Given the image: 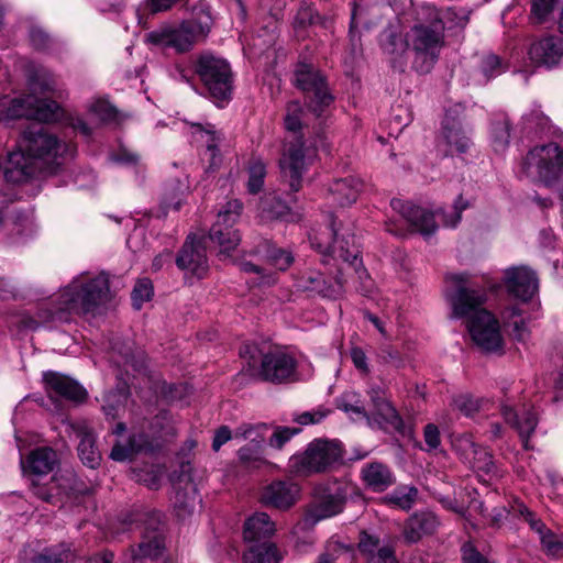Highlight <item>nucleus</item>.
<instances>
[{
  "label": "nucleus",
  "mask_w": 563,
  "mask_h": 563,
  "mask_svg": "<svg viewBox=\"0 0 563 563\" xmlns=\"http://www.w3.org/2000/svg\"><path fill=\"white\" fill-rule=\"evenodd\" d=\"M154 289L148 278L139 279L132 291V302L135 309H141L144 302L150 301L153 297Z\"/></svg>",
  "instance_id": "nucleus-51"
},
{
  "label": "nucleus",
  "mask_w": 563,
  "mask_h": 563,
  "mask_svg": "<svg viewBox=\"0 0 563 563\" xmlns=\"http://www.w3.org/2000/svg\"><path fill=\"white\" fill-rule=\"evenodd\" d=\"M244 353L250 354V366L254 367L260 363L258 375L264 380L282 383L295 374L297 362L286 350L271 349L262 354L255 346H246Z\"/></svg>",
  "instance_id": "nucleus-10"
},
{
  "label": "nucleus",
  "mask_w": 563,
  "mask_h": 563,
  "mask_svg": "<svg viewBox=\"0 0 563 563\" xmlns=\"http://www.w3.org/2000/svg\"><path fill=\"white\" fill-rule=\"evenodd\" d=\"M410 45L407 40L404 41L398 35H390L388 41L384 44V52L388 54L394 64L398 63L399 66L404 65L402 57Z\"/></svg>",
  "instance_id": "nucleus-50"
},
{
  "label": "nucleus",
  "mask_w": 563,
  "mask_h": 563,
  "mask_svg": "<svg viewBox=\"0 0 563 563\" xmlns=\"http://www.w3.org/2000/svg\"><path fill=\"white\" fill-rule=\"evenodd\" d=\"M354 486L350 483H336L311 506L309 517L314 521H319L338 515L342 511L347 496L354 493Z\"/></svg>",
  "instance_id": "nucleus-17"
},
{
  "label": "nucleus",
  "mask_w": 563,
  "mask_h": 563,
  "mask_svg": "<svg viewBox=\"0 0 563 563\" xmlns=\"http://www.w3.org/2000/svg\"><path fill=\"white\" fill-rule=\"evenodd\" d=\"M474 471L485 475L494 474L496 471L493 455L484 448H479L476 453L471 456V461H466Z\"/></svg>",
  "instance_id": "nucleus-48"
},
{
  "label": "nucleus",
  "mask_w": 563,
  "mask_h": 563,
  "mask_svg": "<svg viewBox=\"0 0 563 563\" xmlns=\"http://www.w3.org/2000/svg\"><path fill=\"white\" fill-rule=\"evenodd\" d=\"M176 263L180 269L187 271L198 278H202L207 274L209 265L206 255V246L201 239L188 236L176 258Z\"/></svg>",
  "instance_id": "nucleus-18"
},
{
  "label": "nucleus",
  "mask_w": 563,
  "mask_h": 563,
  "mask_svg": "<svg viewBox=\"0 0 563 563\" xmlns=\"http://www.w3.org/2000/svg\"><path fill=\"white\" fill-rule=\"evenodd\" d=\"M361 474L365 484L374 492H384L395 482L390 470L378 462L364 465Z\"/></svg>",
  "instance_id": "nucleus-31"
},
{
  "label": "nucleus",
  "mask_w": 563,
  "mask_h": 563,
  "mask_svg": "<svg viewBox=\"0 0 563 563\" xmlns=\"http://www.w3.org/2000/svg\"><path fill=\"white\" fill-rule=\"evenodd\" d=\"M71 429L77 439H79L78 454L84 464L95 468L100 463V453L95 446V437L86 423L71 424Z\"/></svg>",
  "instance_id": "nucleus-29"
},
{
  "label": "nucleus",
  "mask_w": 563,
  "mask_h": 563,
  "mask_svg": "<svg viewBox=\"0 0 563 563\" xmlns=\"http://www.w3.org/2000/svg\"><path fill=\"white\" fill-rule=\"evenodd\" d=\"M276 530L275 523L265 512H255L244 523V539L249 542L269 538Z\"/></svg>",
  "instance_id": "nucleus-33"
},
{
  "label": "nucleus",
  "mask_w": 563,
  "mask_h": 563,
  "mask_svg": "<svg viewBox=\"0 0 563 563\" xmlns=\"http://www.w3.org/2000/svg\"><path fill=\"white\" fill-rule=\"evenodd\" d=\"M459 109L449 110L443 121L442 135L450 152L464 153L471 145L468 131L463 126L457 118Z\"/></svg>",
  "instance_id": "nucleus-24"
},
{
  "label": "nucleus",
  "mask_w": 563,
  "mask_h": 563,
  "mask_svg": "<svg viewBox=\"0 0 563 563\" xmlns=\"http://www.w3.org/2000/svg\"><path fill=\"white\" fill-rule=\"evenodd\" d=\"M417 489L412 486H401L395 489L391 494L388 495L387 500L401 508V509H409L411 508L416 497H417Z\"/></svg>",
  "instance_id": "nucleus-49"
},
{
  "label": "nucleus",
  "mask_w": 563,
  "mask_h": 563,
  "mask_svg": "<svg viewBox=\"0 0 563 563\" xmlns=\"http://www.w3.org/2000/svg\"><path fill=\"white\" fill-rule=\"evenodd\" d=\"M456 18L452 9H438L430 3L416 9V23L407 33V42L415 53L413 66L418 71L431 70L444 47V31Z\"/></svg>",
  "instance_id": "nucleus-3"
},
{
  "label": "nucleus",
  "mask_w": 563,
  "mask_h": 563,
  "mask_svg": "<svg viewBox=\"0 0 563 563\" xmlns=\"http://www.w3.org/2000/svg\"><path fill=\"white\" fill-rule=\"evenodd\" d=\"M316 157L313 148L305 146L300 137L290 141L283 154L279 166L284 178L288 179L289 186L294 191L301 188L302 174Z\"/></svg>",
  "instance_id": "nucleus-12"
},
{
  "label": "nucleus",
  "mask_w": 563,
  "mask_h": 563,
  "mask_svg": "<svg viewBox=\"0 0 563 563\" xmlns=\"http://www.w3.org/2000/svg\"><path fill=\"white\" fill-rule=\"evenodd\" d=\"M453 448L466 462L471 461V456L476 453L481 446L475 444L471 434H462L453 440Z\"/></svg>",
  "instance_id": "nucleus-56"
},
{
  "label": "nucleus",
  "mask_w": 563,
  "mask_h": 563,
  "mask_svg": "<svg viewBox=\"0 0 563 563\" xmlns=\"http://www.w3.org/2000/svg\"><path fill=\"white\" fill-rule=\"evenodd\" d=\"M247 191L250 194H257L261 191L264 185V179L266 176V165L258 158H253L250 162L247 168Z\"/></svg>",
  "instance_id": "nucleus-43"
},
{
  "label": "nucleus",
  "mask_w": 563,
  "mask_h": 563,
  "mask_svg": "<svg viewBox=\"0 0 563 563\" xmlns=\"http://www.w3.org/2000/svg\"><path fill=\"white\" fill-rule=\"evenodd\" d=\"M363 189V183L352 176L334 180L329 189V197L341 207L354 203Z\"/></svg>",
  "instance_id": "nucleus-27"
},
{
  "label": "nucleus",
  "mask_w": 563,
  "mask_h": 563,
  "mask_svg": "<svg viewBox=\"0 0 563 563\" xmlns=\"http://www.w3.org/2000/svg\"><path fill=\"white\" fill-rule=\"evenodd\" d=\"M493 140H494V146L496 151L504 150L510 137L509 133V123L508 120L503 117L499 119L496 123H494L492 129Z\"/></svg>",
  "instance_id": "nucleus-55"
},
{
  "label": "nucleus",
  "mask_w": 563,
  "mask_h": 563,
  "mask_svg": "<svg viewBox=\"0 0 563 563\" xmlns=\"http://www.w3.org/2000/svg\"><path fill=\"white\" fill-rule=\"evenodd\" d=\"M46 389L67 400L81 402L87 397L86 389L70 377L57 372H47L43 375Z\"/></svg>",
  "instance_id": "nucleus-23"
},
{
  "label": "nucleus",
  "mask_w": 563,
  "mask_h": 563,
  "mask_svg": "<svg viewBox=\"0 0 563 563\" xmlns=\"http://www.w3.org/2000/svg\"><path fill=\"white\" fill-rule=\"evenodd\" d=\"M302 109L297 101H291L287 106V113L285 117V126L288 131L296 132L300 129V114Z\"/></svg>",
  "instance_id": "nucleus-63"
},
{
  "label": "nucleus",
  "mask_w": 563,
  "mask_h": 563,
  "mask_svg": "<svg viewBox=\"0 0 563 563\" xmlns=\"http://www.w3.org/2000/svg\"><path fill=\"white\" fill-rule=\"evenodd\" d=\"M500 413L505 422L516 430L523 448L529 450V438L533 434L539 422L534 407L526 404L518 406L507 400L500 406Z\"/></svg>",
  "instance_id": "nucleus-15"
},
{
  "label": "nucleus",
  "mask_w": 563,
  "mask_h": 563,
  "mask_svg": "<svg viewBox=\"0 0 563 563\" xmlns=\"http://www.w3.org/2000/svg\"><path fill=\"white\" fill-rule=\"evenodd\" d=\"M529 58L536 66L551 68L563 58V42L560 37L548 35L534 41L529 48Z\"/></svg>",
  "instance_id": "nucleus-22"
},
{
  "label": "nucleus",
  "mask_w": 563,
  "mask_h": 563,
  "mask_svg": "<svg viewBox=\"0 0 563 563\" xmlns=\"http://www.w3.org/2000/svg\"><path fill=\"white\" fill-rule=\"evenodd\" d=\"M129 390L125 385L119 386L115 391L103 396L102 410L107 417L117 418L128 401Z\"/></svg>",
  "instance_id": "nucleus-39"
},
{
  "label": "nucleus",
  "mask_w": 563,
  "mask_h": 563,
  "mask_svg": "<svg viewBox=\"0 0 563 563\" xmlns=\"http://www.w3.org/2000/svg\"><path fill=\"white\" fill-rule=\"evenodd\" d=\"M195 70L214 101H223L230 97L232 76L225 59L203 53L197 57Z\"/></svg>",
  "instance_id": "nucleus-8"
},
{
  "label": "nucleus",
  "mask_w": 563,
  "mask_h": 563,
  "mask_svg": "<svg viewBox=\"0 0 563 563\" xmlns=\"http://www.w3.org/2000/svg\"><path fill=\"white\" fill-rule=\"evenodd\" d=\"M527 176L550 185L563 176V147L556 142L534 146L526 156Z\"/></svg>",
  "instance_id": "nucleus-7"
},
{
  "label": "nucleus",
  "mask_w": 563,
  "mask_h": 563,
  "mask_svg": "<svg viewBox=\"0 0 563 563\" xmlns=\"http://www.w3.org/2000/svg\"><path fill=\"white\" fill-rule=\"evenodd\" d=\"M336 404L338 408L347 413L351 419L355 421L366 420L371 423L368 412L362 405L361 396L353 390L345 391L336 399Z\"/></svg>",
  "instance_id": "nucleus-36"
},
{
  "label": "nucleus",
  "mask_w": 563,
  "mask_h": 563,
  "mask_svg": "<svg viewBox=\"0 0 563 563\" xmlns=\"http://www.w3.org/2000/svg\"><path fill=\"white\" fill-rule=\"evenodd\" d=\"M151 443L143 433H133L128 439H119L110 453V457L117 462L132 460L136 454L151 450Z\"/></svg>",
  "instance_id": "nucleus-26"
},
{
  "label": "nucleus",
  "mask_w": 563,
  "mask_h": 563,
  "mask_svg": "<svg viewBox=\"0 0 563 563\" xmlns=\"http://www.w3.org/2000/svg\"><path fill=\"white\" fill-rule=\"evenodd\" d=\"M505 70V67L500 58L496 55H486L482 59V71L487 79L500 75Z\"/></svg>",
  "instance_id": "nucleus-60"
},
{
  "label": "nucleus",
  "mask_w": 563,
  "mask_h": 563,
  "mask_svg": "<svg viewBox=\"0 0 563 563\" xmlns=\"http://www.w3.org/2000/svg\"><path fill=\"white\" fill-rule=\"evenodd\" d=\"M268 427L265 423H244L235 429L234 440L249 441L247 444H256L263 449Z\"/></svg>",
  "instance_id": "nucleus-38"
},
{
  "label": "nucleus",
  "mask_w": 563,
  "mask_h": 563,
  "mask_svg": "<svg viewBox=\"0 0 563 563\" xmlns=\"http://www.w3.org/2000/svg\"><path fill=\"white\" fill-rule=\"evenodd\" d=\"M439 526L437 516L432 512H421L412 516L406 523L404 536L409 542H417L422 536L432 533Z\"/></svg>",
  "instance_id": "nucleus-32"
},
{
  "label": "nucleus",
  "mask_w": 563,
  "mask_h": 563,
  "mask_svg": "<svg viewBox=\"0 0 563 563\" xmlns=\"http://www.w3.org/2000/svg\"><path fill=\"white\" fill-rule=\"evenodd\" d=\"M299 432V428L277 427L269 439V445L275 449H282L286 442Z\"/></svg>",
  "instance_id": "nucleus-59"
},
{
  "label": "nucleus",
  "mask_w": 563,
  "mask_h": 563,
  "mask_svg": "<svg viewBox=\"0 0 563 563\" xmlns=\"http://www.w3.org/2000/svg\"><path fill=\"white\" fill-rule=\"evenodd\" d=\"M504 283L508 292L522 303L532 299L539 288L536 273L527 266H516L506 269Z\"/></svg>",
  "instance_id": "nucleus-16"
},
{
  "label": "nucleus",
  "mask_w": 563,
  "mask_h": 563,
  "mask_svg": "<svg viewBox=\"0 0 563 563\" xmlns=\"http://www.w3.org/2000/svg\"><path fill=\"white\" fill-rule=\"evenodd\" d=\"M238 455L241 464L246 468H260L266 463L263 457V449L256 444H245L239 450Z\"/></svg>",
  "instance_id": "nucleus-47"
},
{
  "label": "nucleus",
  "mask_w": 563,
  "mask_h": 563,
  "mask_svg": "<svg viewBox=\"0 0 563 563\" xmlns=\"http://www.w3.org/2000/svg\"><path fill=\"white\" fill-rule=\"evenodd\" d=\"M133 478L144 484L151 489H157L164 475V468L158 465H152L146 468L133 470Z\"/></svg>",
  "instance_id": "nucleus-46"
},
{
  "label": "nucleus",
  "mask_w": 563,
  "mask_h": 563,
  "mask_svg": "<svg viewBox=\"0 0 563 563\" xmlns=\"http://www.w3.org/2000/svg\"><path fill=\"white\" fill-rule=\"evenodd\" d=\"M324 18L319 15L311 3L302 1L296 15V23L299 25L323 23Z\"/></svg>",
  "instance_id": "nucleus-57"
},
{
  "label": "nucleus",
  "mask_w": 563,
  "mask_h": 563,
  "mask_svg": "<svg viewBox=\"0 0 563 563\" xmlns=\"http://www.w3.org/2000/svg\"><path fill=\"white\" fill-rule=\"evenodd\" d=\"M191 140L199 146H205L203 158L209 162V169H216L221 164L219 146L223 142V135L210 123L190 125Z\"/></svg>",
  "instance_id": "nucleus-21"
},
{
  "label": "nucleus",
  "mask_w": 563,
  "mask_h": 563,
  "mask_svg": "<svg viewBox=\"0 0 563 563\" xmlns=\"http://www.w3.org/2000/svg\"><path fill=\"white\" fill-rule=\"evenodd\" d=\"M449 279L456 290L450 296L454 317L466 318L467 329L474 343L484 352L496 353L503 350V336L498 320L485 308L486 297L483 292L465 287L466 274H452Z\"/></svg>",
  "instance_id": "nucleus-2"
},
{
  "label": "nucleus",
  "mask_w": 563,
  "mask_h": 563,
  "mask_svg": "<svg viewBox=\"0 0 563 563\" xmlns=\"http://www.w3.org/2000/svg\"><path fill=\"white\" fill-rule=\"evenodd\" d=\"M508 512L528 523L530 529L539 537L548 529L543 521L519 499L509 503Z\"/></svg>",
  "instance_id": "nucleus-37"
},
{
  "label": "nucleus",
  "mask_w": 563,
  "mask_h": 563,
  "mask_svg": "<svg viewBox=\"0 0 563 563\" xmlns=\"http://www.w3.org/2000/svg\"><path fill=\"white\" fill-rule=\"evenodd\" d=\"M295 84L306 92L307 106L316 114H319L333 100L323 77L312 65H298L295 71Z\"/></svg>",
  "instance_id": "nucleus-14"
},
{
  "label": "nucleus",
  "mask_w": 563,
  "mask_h": 563,
  "mask_svg": "<svg viewBox=\"0 0 563 563\" xmlns=\"http://www.w3.org/2000/svg\"><path fill=\"white\" fill-rule=\"evenodd\" d=\"M299 497L298 485L289 482H274L266 486L262 494V503L277 509H288Z\"/></svg>",
  "instance_id": "nucleus-25"
},
{
  "label": "nucleus",
  "mask_w": 563,
  "mask_h": 563,
  "mask_svg": "<svg viewBox=\"0 0 563 563\" xmlns=\"http://www.w3.org/2000/svg\"><path fill=\"white\" fill-rule=\"evenodd\" d=\"M74 154L70 143L58 140L41 125L26 129L18 145V151L9 154L4 177L13 184H22L44 170L54 172Z\"/></svg>",
  "instance_id": "nucleus-1"
},
{
  "label": "nucleus",
  "mask_w": 563,
  "mask_h": 563,
  "mask_svg": "<svg viewBox=\"0 0 563 563\" xmlns=\"http://www.w3.org/2000/svg\"><path fill=\"white\" fill-rule=\"evenodd\" d=\"M110 297L109 277L106 273L80 274L59 290L54 310L43 321L67 322L73 314L93 313Z\"/></svg>",
  "instance_id": "nucleus-4"
},
{
  "label": "nucleus",
  "mask_w": 563,
  "mask_h": 563,
  "mask_svg": "<svg viewBox=\"0 0 563 563\" xmlns=\"http://www.w3.org/2000/svg\"><path fill=\"white\" fill-rule=\"evenodd\" d=\"M29 118L42 122L56 121L63 117V109L56 101L29 95L20 98H0V121Z\"/></svg>",
  "instance_id": "nucleus-6"
},
{
  "label": "nucleus",
  "mask_w": 563,
  "mask_h": 563,
  "mask_svg": "<svg viewBox=\"0 0 563 563\" xmlns=\"http://www.w3.org/2000/svg\"><path fill=\"white\" fill-rule=\"evenodd\" d=\"M240 269L244 273L256 274L255 283L260 285H272L275 283V277L272 274H266L264 269L251 262L241 261L239 263Z\"/></svg>",
  "instance_id": "nucleus-61"
},
{
  "label": "nucleus",
  "mask_w": 563,
  "mask_h": 563,
  "mask_svg": "<svg viewBox=\"0 0 563 563\" xmlns=\"http://www.w3.org/2000/svg\"><path fill=\"white\" fill-rule=\"evenodd\" d=\"M162 551V540L155 537L148 542H142L139 545L134 558H157Z\"/></svg>",
  "instance_id": "nucleus-64"
},
{
  "label": "nucleus",
  "mask_w": 563,
  "mask_h": 563,
  "mask_svg": "<svg viewBox=\"0 0 563 563\" xmlns=\"http://www.w3.org/2000/svg\"><path fill=\"white\" fill-rule=\"evenodd\" d=\"M342 450L336 441L317 440L302 454L294 455L289 468L296 475H309L328 470L341 459Z\"/></svg>",
  "instance_id": "nucleus-9"
},
{
  "label": "nucleus",
  "mask_w": 563,
  "mask_h": 563,
  "mask_svg": "<svg viewBox=\"0 0 563 563\" xmlns=\"http://www.w3.org/2000/svg\"><path fill=\"white\" fill-rule=\"evenodd\" d=\"M282 555L274 544L252 547L245 554V563H279Z\"/></svg>",
  "instance_id": "nucleus-41"
},
{
  "label": "nucleus",
  "mask_w": 563,
  "mask_h": 563,
  "mask_svg": "<svg viewBox=\"0 0 563 563\" xmlns=\"http://www.w3.org/2000/svg\"><path fill=\"white\" fill-rule=\"evenodd\" d=\"M374 410L368 413L371 427L391 428L400 430L402 428V419L398 415L394 406L386 399L385 391L379 387H373L368 391Z\"/></svg>",
  "instance_id": "nucleus-19"
},
{
  "label": "nucleus",
  "mask_w": 563,
  "mask_h": 563,
  "mask_svg": "<svg viewBox=\"0 0 563 563\" xmlns=\"http://www.w3.org/2000/svg\"><path fill=\"white\" fill-rule=\"evenodd\" d=\"M197 504L196 488L191 483H187L184 492H176L174 506L178 510V516L191 514Z\"/></svg>",
  "instance_id": "nucleus-44"
},
{
  "label": "nucleus",
  "mask_w": 563,
  "mask_h": 563,
  "mask_svg": "<svg viewBox=\"0 0 563 563\" xmlns=\"http://www.w3.org/2000/svg\"><path fill=\"white\" fill-rule=\"evenodd\" d=\"M241 210L242 203L240 201L231 200L227 202L224 209L218 212L217 221L210 229L209 236L219 245V256L222 260L231 257L232 251L241 242L239 231L233 229V224L240 218Z\"/></svg>",
  "instance_id": "nucleus-11"
},
{
  "label": "nucleus",
  "mask_w": 563,
  "mask_h": 563,
  "mask_svg": "<svg viewBox=\"0 0 563 563\" xmlns=\"http://www.w3.org/2000/svg\"><path fill=\"white\" fill-rule=\"evenodd\" d=\"M555 0H532L531 16L537 23L544 22L552 13Z\"/></svg>",
  "instance_id": "nucleus-58"
},
{
  "label": "nucleus",
  "mask_w": 563,
  "mask_h": 563,
  "mask_svg": "<svg viewBox=\"0 0 563 563\" xmlns=\"http://www.w3.org/2000/svg\"><path fill=\"white\" fill-rule=\"evenodd\" d=\"M263 247L266 262L279 271H286L294 262L291 253L278 249L268 242H265Z\"/></svg>",
  "instance_id": "nucleus-42"
},
{
  "label": "nucleus",
  "mask_w": 563,
  "mask_h": 563,
  "mask_svg": "<svg viewBox=\"0 0 563 563\" xmlns=\"http://www.w3.org/2000/svg\"><path fill=\"white\" fill-rule=\"evenodd\" d=\"M501 318L505 325L511 328V334L517 341L525 342L528 339L527 318L523 317V310L518 305L507 307L503 311Z\"/></svg>",
  "instance_id": "nucleus-35"
},
{
  "label": "nucleus",
  "mask_w": 563,
  "mask_h": 563,
  "mask_svg": "<svg viewBox=\"0 0 563 563\" xmlns=\"http://www.w3.org/2000/svg\"><path fill=\"white\" fill-rule=\"evenodd\" d=\"M261 209L266 213L267 218L279 219L287 216L289 208L283 201L276 199L275 196L268 195L261 201Z\"/></svg>",
  "instance_id": "nucleus-52"
},
{
  "label": "nucleus",
  "mask_w": 563,
  "mask_h": 563,
  "mask_svg": "<svg viewBox=\"0 0 563 563\" xmlns=\"http://www.w3.org/2000/svg\"><path fill=\"white\" fill-rule=\"evenodd\" d=\"M57 464L56 452L51 448H40L33 450L26 460L21 459L23 472H29L36 476L51 473Z\"/></svg>",
  "instance_id": "nucleus-28"
},
{
  "label": "nucleus",
  "mask_w": 563,
  "mask_h": 563,
  "mask_svg": "<svg viewBox=\"0 0 563 563\" xmlns=\"http://www.w3.org/2000/svg\"><path fill=\"white\" fill-rule=\"evenodd\" d=\"M358 549L367 556V563H387L394 560L393 549L387 545L379 547L378 539L367 533H362Z\"/></svg>",
  "instance_id": "nucleus-34"
},
{
  "label": "nucleus",
  "mask_w": 563,
  "mask_h": 563,
  "mask_svg": "<svg viewBox=\"0 0 563 563\" xmlns=\"http://www.w3.org/2000/svg\"><path fill=\"white\" fill-rule=\"evenodd\" d=\"M311 245L323 254H333L346 263L347 268H352L358 274L360 278L365 275V271H360L358 251L353 246L352 250L344 249V234L339 235V229L332 217L329 220V228L324 232H316L310 236Z\"/></svg>",
  "instance_id": "nucleus-13"
},
{
  "label": "nucleus",
  "mask_w": 563,
  "mask_h": 563,
  "mask_svg": "<svg viewBox=\"0 0 563 563\" xmlns=\"http://www.w3.org/2000/svg\"><path fill=\"white\" fill-rule=\"evenodd\" d=\"M303 290L314 291L323 297L336 299L343 292V282L336 278L334 283L328 284L322 275L317 272L305 274L300 280Z\"/></svg>",
  "instance_id": "nucleus-30"
},
{
  "label": "nucleus",
  "mask_w": 563,
  "mask_h": 563,
  "mask_svg": "<svg viewBox=\"0 0 563 563\" xmlns=\"http://www.w3.org/2000/svg\"><path fill=\"white\" fill-rule=\"evenodd\" d=\"M88 109L100 121L112 120L115 115L114 109L103 99H96L91 101Z\"/></svg>",
  "instance_id": "nucleus-62"
},
{
  "label": "nucleus",
  "mask_w": 563,
  "mask_h": 563,
  "mask_svg": "<svg viewBox=\"0 0 563 563\" xmlns=\"http://www.w3.org/2000/svg\"><path fill=\"white\" fill-rule=\"evenodd\" d=\"M451 406L466 417H473L476 412L488 408L489 401L483 398H476L468 394H461L452 398Z\"/></svg>",
  "instance_id": "nucleus-40"
},
{
  "label": "nucleus",
  "mask_w": 563,
  "mask_h": 563,
  "mask_svg": "<svg viewBox=\"0 0 563 563\" xmlns=\"http://www.w3.org/2000/svg\"><path fill=\"white\" fill-rule=\"evenodd\" d=\"M542 550L548 556L563 558V536L547 529L540 537Z\"/></svg>",
  "instance_id": "nucleus-45"
},
{
  "label": "nucleus",
  "mask_w": 563,
  "mask_h": 563,
  "mask_svg": "<svg viewBox=\"0 0 563 563\" xmlns=\"http://www.w3.org/2000/svg\"><path fill=\"white\" fill-rule=\"evenodd\" d=\"M70 556L69 551L58 548H47L35 555L31 563H65Z\"/></svg>",
  "instance_id": "nucleus-54"
},
{
  "label": "nucleus",
  "mask_w": 563,
  "mask_h": 563,
  "mask_svg": "<svg viewBox=\"0 0 563 563\" xmlns=\"http://www.w3.org/2000/svg\"><path fill=\"white\" fill-rule=\"evenodd\" d=\"M391 207L407 221L413 231L419 232L423 236H429L437 231L438 225L434 220V213L429 210L401 200H393Z\"/></svg>",
  "instance_id": "nucleus-20"
},
{
  "label": "nucleus",
  "mask_w": 563,
  "mask_h": 563,
  "mask_svg": "<svg viewBox=\"0 0 563 563\" xmlns=\"http://www.w3.org/2000/svg\"><path fill=\"white\" fill-rule=\"evenodd\" d=\"M211 26L212 18L209 8L201 4L194 9L191 19L184 20L177 25L164 24L147 33L145 41L150 45L184 54L205 41Z\"/></svg>",
  "instance_id": "nucleus-5"
},
{
  "label": "nucleus",
  "mask_w": 563,
  "mask_h": 563,
  "mask_svg": "<svg viewBox=\"0 0 563 563\" xmlns=\"http://www.w3.org/2000/svg\"><path fill=\"white\" fill-rule=\"evenodd\" d=\"M351 549L339 541L331 540L328 542L325 550L318 558L317 563H334L339 558L349 556Z\"/></svg>",
  "instance_id": "nucleus-53"
}]
</instances>
